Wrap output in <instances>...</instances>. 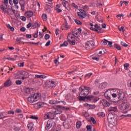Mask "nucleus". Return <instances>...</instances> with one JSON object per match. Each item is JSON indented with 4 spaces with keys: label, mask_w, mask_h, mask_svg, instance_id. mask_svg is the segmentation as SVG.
<instances>
[{
    "label": "nucleus",
    "mask_w": 131,
    "mask_h": 131,
    "mask_svg": "<svg viewBox=\"0 0 131 131\" xmlns=\"http://www.w3.org/2000/svg\"><path fill=\"white\" fill-rule=\"evenodd\" d=\"M128 108H129V103L127 100H123L122 103L119 105V109H120V110H122V111L127 110Z\"/></svg>",
    "instance_id": "3"
},
{
    "label": "nucleus",
    "mask_w": 131,
    "mask_h": 131,
    "mask_svg": "<svg viewBox=\"0 0 131 131\" xmlns=\"http://www.w3.org/2000/svg\"><path fill=\"white\" fill-rule=\"evenodd\" d=\"M106 99H107L108 101H110V102H112L113 103H116L115 100L112 99V97L109 96L108 95H107Z\"/></svg>",
    "instance_id": "23"
},
{
    "label": "nucleus",
    "mask_w": 131,
    "mask_h": 131,
    "mask_svg": "<svg viewBox=\"0 0 131 131\" xmlns=\"http://www.w3.org/2000/svg\"><path fill=\"white\" fill-rule=\"evenodd\" d=\"M79 91H80V93L79 95L81 96H86L90 94V91L91 90V88L88 87L84 85H82L79 88Z\"/></svg>",
    "instance_id": "1"
},
{
    "label": "nucleus",
    "mask_w": 131,
    "mask_h": 131,
    "mask_svg": "<svg viewBox=\"0 0 131 131\" xmlns=\"http://www.w3.org/2000/svg\"><path fill=\"white\" fill-rule=\"evenodd\" d=\"M56 107L57 108H59L60 110L62 109V110H64V111L69 110L70 109V108L69 107H66L62 105H57Z\"/></svg>",
    "instance_id": "19"
},
{
    "label": "nucleus",
    "mask_w": 131,
    "mask_h": 131,
    "mask_svg": "<svg viewBox=\"0 0 131 131\" xmlns=\"http://www.w3.org/2000/svg\"><path fill=\"white\" fill-rule=\"evenodd\" d=\"M7 14L8 15H13L12 13V8H8V11H7Z\"/></svg>",
    "instance_id": "42"
},
{
    "label": "nucleus",
    "mask_w": 131,
    "mask_h": 131,
    "mask_svg": "<svg viewBox=\"0 0 131 131\" xmlns=\"http://www.w3.org/2000/svg\"><path fill=\"white\" fill-rule=\"evenodd\" d=\"M51 45V40H49L45 45L46 47H49Z\"/></svg>",
    "instance_id": "62"
},
{
    "label": "nucleus",
    "mask_w": 131,
    "mask_h": 131,
    "mask_svg": "<svg viewBox=\"0 0 131 131\" xmlns=\"http://www.w3.org/2000/svg\"><path fill=\"white\" fill-rule=\"evenodd\" d=\"M25 16L27 18H31L33 16V12L32 11H28L25 13Z\"/></svg>",
    "instance_id": "14"
},
{
    "label": "nucleus",
    "mask_w": 131,
    "mask_h": 131,
    "mask_svg": "<svg viewBox=\"0 0 131 131\" xmlns=\"http://www.w3.org/2000/svg\"><path fill=\"white\" fill-rule=\"evenodd\" d=\"M119 94H118V98L120 101L121 100H123L125 97L124 93L122 92V91H119Z\"/></svg>",
    "instance_id": "9"
},
{
    "label": "nucleus",
    "mask_w": 131,
    "mask_h": 131,
    "mask_svg": "<svg viewBox=\"0 0 131 131\" xmlns=\"http://www.w3.org/2000/svg\"><path fill=\"white\" fill-rule=\"evenodd\" d=\"M78 99L79 101H83V102H86V100L85 99V96H81L79 95V96L78 97Z\"/></svg>",
    "instance_id": "18"
},
{
    "label": "nucleus",
    "mask_w": 131,
    "mask_h": 131,
    "mask_svg": "<svg viewBox=\"0 0 131 131\" xmlns=\"http://www.w3.org/2000/svg\"><path fill=\"white\" fill-rule=\"evenodd\" d=\"M91 121H92L93 124H96V123H97V121H96V120L95 119L94 117H91Z\"/></svg>",
    "instance_id": "37"
},
{
    "label": "nucleus",
    "mask_w": 131,
    "mask_h": 131,
    "mask_svg": "<svg viewBox=\"0 0 131 131\" xmlns=\"http://www.w3.org/2000/svg\"><path fill=\"white\" fill-rule=\"evenodd\" d=\"M15 83L16 84H17V85H19L20 84H22V81L21 80H16L15 81Z\"/></svg>",
    "instance_id": "43"
},
{
    "label": "nucleus",
    "mask_w": 131,
    "mask_h": 131,
    "mask_svg": "<svg viewBox=\"0 0 131 131\" xmlns=\"http://www.w3.org/2000/svg\"><path fill=\"white\" fill-rule=\"evenodd\" d=\"M72 7H73V8H75V9H78V6L77 5H75V3H73L72 4Z\"/></svg>",
    "instance_id": "48"
},
{
    "label": "nucleus",
    "mask_w": 131,
    "mask_h": 131,
    "mask_svg": "<svg viewBox=\"0 0 131 131\" xmlns=\"http://www.w3.org/2000/svg\"><path fill=\"white\" fill-rule=\"evenodd\" d=\"M47 15L45 13H43L42 15V19L44 20V21H46V20H47Z\"/></svg>",
    "instance_id": "40"
},
{
    "label": "nucleus",
    "mask_w": 131,
    "mask_h": 131,
    "mask_svg": "<svg viewBox=\"0 0 131 131\" xmlns=\"http://www.w3.org/2000/svg\"><path fill=\"white\" fill-rule=\"evenodd\" d=\"M7 27L8 28H9V29H10L11 31L13 32L15 30V29H14L13 27H11V26L10 25V24H7Z\"/></svg>",
    "instance_id": "32"
},
{
    "label": "nucleus",
    "mask_w": 131,
    "mask_h": 131,
    "mask_svg": "<svg viewBox=\"0 0 131 131\" xmlns=\"http://www.w3.org/2000/svg\"><path fill=\"white\" fill-rule=\"evenodd\" d=\"M95 108H96V105L95 104L94 105L90 104L89 106V109H95Z\"/></svg>",
    "instance_id": "51"
},
{
    "label": "nucleus",
    "mask_w": 131,
    "mask_h": 131,
    "mask_svg": "<svg viewBox=\"0 0 131 131\" xmlns=\"http://www.w3.org/2000/svg\"><path fill=\"white\" fill-rule=\"evenodd\" d=\"M98 114L100 115L101 117H105V113L104 112L99 113Z\"/></svg>",
    "instance_id": "57"
},
{
    "label": "nucleus",
    "mask_w": 131,
    "mask_h": 131,
    "mask_svg": "<svg viewBox=\"0 0 131 131\" xmlns=\"http://www.w3.org/2000/svg\"><path fill=\"white\" fill-rule=\"evenodd\" d=\"M20 31H21L22 32H24L26 30V28H25V27H23L20 29Z\"/></svg>",
    "instance_id": "58"
},
{
    "label": "nucleus",
    "mask_w": 131,
    "mask_h": 131,
    "mask_svg": "<svg viewBox=\"0 0 131 131\" xmlns=\"http://www.w3.org/2000/svg\"><path fill=\"white\" fill-rule=\"evenodd\" d=\"M76 24H77L78 25H82V23L79 20L74 19Z\"/></svg>",
    "instance_id": "29"
},
{
    "label": "nucleus",
    "mask_w": 131,
    "mask_h": 131,
    "mask_svg": "<svg viewBox=\"0 0 131 131\" xmlns=\"http://www.w3.org/2000/svg\"><path fill=\"white\" fill-rule=\"evenodd\" d=\"M52 109L53 113H54L55 115L62 113V111L59 107L58 108H52Z\"/></svg>",
    "instance_id": "10"
},
{
    "label": "nucleus",
    "mask_w": 131,
    "mask_h": 131,
    "mask_svg": "<svg viewBox=\"0 0 131 131\" xmlns=\"http://www.w3.org/2000/svg\"><path fill=\"white\" fill-rule=\"evenodd\" d=\"M107 42H106L105 41L102 40V41H101V45H102V46H106Z\"/></svg>",
    "instance_id": "56"
},
{
    "label": "nucleus",
    "mask_w": 131,
    "mask_h": 131,
    "mask_svg": "<svg viewBox=\"0 0 131 131\" xmlns=\"http://www.w3.org/2000/svg\"><path fill=\"white\" fill-rule=\"evenodd\" d=\"M95 28H97L100 31H101V30H102V28H101V27L99 26V25H98V24H96L95 25Z\"/></svg>",
    "instance_id": "39"
},
{
    "label": "nucleus",
    "mask_w": 131,
    "mask_h": 131,
    "mask_svg": "<svg viewBox=\"0 0 131 131\" xmlns=\"http://www.w3.org/2000/svg\"><path fill=\"white\" fill-rule=\"evenodd\" d=\"M20 19L21 20H22V21H26V17H25V16H21Z\"/></svg>",
    "instance_id": "61"
},
{
    "label": "nucleus",
    "mask_w": 131,
    "mask_h": 131,
    "mask_svg": "<svg viewBox=\"0 0 131 131\" xmlns=\"http://www.w3.org/2000/svg\"><path fill=\"white\" fill-rule=\"evenodd\" d=\"M104 41H106V42H108V46H110V48H112V41H108V40L104 39Z\"/></svg>",
    "instance_id": "34"
},
{
    "label": "nucleus",
    "mask_w": 131,
    "mask_h": 131,
    "mask_svg": "<svg viewBox=\"0 0 131 131\" xmlns=\"http://www.w3.org/2000/svg\"><path fill=\"white\" fill-rule=\"evenodd\" d=\"M102 104L105 107H109V106H110V103L108 102V101H106L105 99H102Z\"/></svg>",
    "instance_id": "17"
},
{
    "label": "nucleus",
    "mask_w": 131,
    "mask_h": 131,
    "mask_svg": "<svg viewBox=\"0 0 131 131\" xmlns=\"http://www.w3.org/2000/svg\"><path fill=\"white\" fill-rule=\"evenodd\" d=\"M68 46V42L67 41H65L62 44L60 45V47H67Z\"/></svg>",
    "instance_id": "33"
},
{
    "label": "nucleus",
    "mask_w": 131,
    "mask_h": 131,
    "mask_svg": "<svg viewBox=\"0 0 131 131\" xmlns=\"http://www.w3.org/2000/svg\"><path fill=\"white\" fill-rule=\"evenodd\" d=\"M31 91H32V89L31 88H28L25 89V93L27 95H29L31 93Z\"/></svg>",
    "instance_id": "24"
},
{
    "label": "nucleus",
    "mask_w": 131,
    "mask_h": 131,
    "mask_svg": "<svg viewBox=\"0 0 131 131\" xmlns=\"http://www.w3.org/2000/svg\"><path fill=\"white\" fill-rule=\"evenodd\" d=\"M27 99V101L30 102V103H34V102H36L39 99V94L37 93L31 95V96H29Z\"/></svg>",
    "instance_id": "4"
},
{
    "label": "nucleus",
    "mask_w": 131,
    "mask_h": 131,
    "mask_svg": "<svg viewBox=\"0 0 131 131\" xmlns=\"http://www.w3.org/2000/svg\"><path fill=\"white\" fill-rule=\"evenodd\" d=\"M46 5L47 6H49V7H52L53 6V3L46 2Z\"/></svg>",
    "instance_id": "60"
},
{
    "label": "nucleus",
    "mask_w": 131,
    "mask_h": 131,
    "mask_svg": "<svg viewBox=\"0 0 131 131\" xmlns=\"http://www.w3.org/2000/svg\"><path fill=\"white\" fill-rule=\"evenodd\" d=\"M108 111H109L110 112H111V111H114V112H115V111H117V107H116V106L115 107H110L108 108Z\"/></svg>",
    "instance_id": "22"
},
{
    "label": "nucleus",
    "mask_w": 131,
    "mask_h": 131,
    "mask_svg": "<svg viewBox=\"0 0 131 131\" xmlns=\"http://www.w3.org/2000/svg\"><path fill=\"white\" fill-rule=\"evenodd\" d=\"M11 85H12V81H11V79H9L4 83V86L9 88V86H11Z\"/></svg>",
    "instance_id": "15"
},
{
    "label": "nucleus",
    "mask_w": 131,
    "mask_h": 131,
    "mask_svg": "<svg viewBox=\"0 0 131 131\" xmlns=\"http://www.w3.org/2000/svg\"><path fill=\"white\" fill-rule=\"evenodd\" d=\"M26 43H27L28 45H38V43H39V42H37L36 43L33 42H27Z\"/></svg>",
    "instance_id": "46"
},
{
    "label": "nucleus",
    "mask_w": 131,
    "mask_h": 131,
    "mask_svg": "<svg viewBox=\"0 0 131 131\" xmlns=\"http://www.w3.org/2000/svg\"><path fill=\"white\" fill-rule=\"evenodd\" d=\"M87 130L92 131V125H87L86 126Z\"/></svg>",
    "instance_id": "47"
},
{
    "label": "nucleus",
    "mask_w": 131,
    "mask_h": 131,
    "mask_svg": "<svg viewBox=\"0 0 131 131\" xmlns=\"http://www.w3.org/2000/svg\"><path fill=\"white\" fill-rule=\"evenodd\" d=\"M6 116H5V115H4V113H0V119H3V118H6Z\"/></svg>",
    "instance_id": "45"
},
{
    "label": "nucleus",
    "mask_w": 131,
    "mask_h": 131,
    "mask_svg": "<svg viewBox=\"0 0 131 131\" xmlns=\"http://www.w3.org/2000/svg\"><path fill=\"white\" fill-rule=\"evenodd\" d=\"M80 125H81V122L79 121H77L76 124L77 128H80Z\"/></svg>",
    "instance_id": "31"
},
{
    "label": "nucleus",
    "mask_w": 131,
    "mask_h": 131,
    "mask_svg": "<svg viewBox=\"0 0 131 131\" xmlns=\"http://www.w3.org/2000/svg\"><path fill=\"white\" fill-rule=\"evenodd\" d=\"M121 45L123 47H125V48H126V47H128V45L127 44H126L125 42H124L123 41L121 42Z\"/></svg>",
    "instance_id": "41"
},
{
    "label": "nucleus",
    "mask_w": 131,
    "mask_h": 131,
    "mask_svg": "<svg viewBox=\"0 0 131 131\" xmlns=\"http://www.w3.org/2000/svg\"><path fill=\"white\" fill-rule=\"evenodd\" d=\"M26 36L27 38H31L32 37L31 34H26Z\"/></svg>",
    "instance_id": "63"
},
{
    "label": "nucleus",
    "mask_w": 131,
    "mask_h": 131,
    "mask_svg": "<svg viewBox=\"0 0 131 131\" xmlns=\"http://www.w3.org/2000/svg\"><path fill=\"white\" fill-rule=\"evenodd\" d=\"M7 113L9 115L12 114L13 115L15 114V112H14V111H9L7 112Z\"/></svg>",
    "instance_id": "52"
},
{
    "label": "nucleus",
    "mask_w": 131,
    "mask_h": 131,
    "mask_svg": "<svg viewBox=\"0 0 131 131\" xmlns=\"http://www.w3.org/2000/svg\"><path fill=\"white\" fill-rule=\"evenodd\" d=\"M46 84L49 88L50 86L52 88H55V86H56V83H55V81H49L48 82L46 83Z\"/></svg>",
    "instance_id": "11"
},
{
    "label": "nucleus",
    "mask_w": 131,
    "mask_h": 131,
    "mask_svg": "<svg viewBox=\"0 0 131 131\" xmlns=\"http://www.w3.org/2000/svg\"><path fill=\"white\" fill-rule=\"evenodd\" d=\"M30 118H31L32 119H35V120H37V119H38V118L37 117H35L34 116H31Z\"/></svg>",
    "instance_id": "55"
},
{
    "label": "nucleus",
    "mask_w": 131,
    "mask_h": 131,
    "mask_svg": "<svg viewBox=\"0 0 131 131\" xmlns=\"http://www.w3.org/2000/svg\"><path fill=\"white\" fill-rule=\"evenodd\" d=\"M93 100H94V103H96V102H98V100H100V98H99V97H94V99Z\"/></svg>",
    "instance_id": "44"
},
{
    "label": "nucleus",
    "mask_w": 131,
    "mask_h": 131,
    "mask_svg": "<svg viewBox=\"0 0 131 131\" xmlns=\"http://www.w3.org/2000/svg\"><path fill=\"white\" fill-rule=\"evenodd\" d=\"M31 26H34L31 23H29L27 25V28L29 29L30 28Z\"/></svg>",
    "instance_id": "53"
},
{
    "label": "nucleus",
    "mask_w": 131,
    "mask_h": 131,
    "mask_svg": "<svg viewBox=\"0 0 131 131\" xmlns=\"http://www.w3.org/2000/svg\"><path fill=\"white\" fill-rule=\"evenodd\" d=\"M95 46V42L94 41H88L85 45V48L86 50H88L89 51H91L94 49V47Z\"/></svg>",
    "instance_id": "5"
},
{
    "label": "nucleus",
    "mask_w": 131,
    "mask_h": 131,
    "mask_svg": "<svg viewBox=\"0 0 131 131\" xmlns=\"http://www.w3.org/2000/svg\"><path fill=\"white\" fill-rule=\"evenodd\" d=\"M18 66L19 67H24V62H23L22 63H18Z\"/></svg>",
    "instance_id": "54"
},
{
    "label": "nucleus",
    "mask_w": 131,
    "mask_h": 131,
    "mask_svg": "<svg viewBox=\"0 0 131 131\" xmlns=\"http://www.w3.org/2000/svg\"><path fill=\"white\" fill-rule=\"evenodd\" d=\"M1 9L4 12V13L5 14V15H6V14H8V7L4 6V5L2 4L1 6Z\"/></svg>",
    "instance_id": "13"
},
{
    "label": "nucleus",
    "mask_w": 131,
    "mask_h": 131,
    "mask_svg": "<svg viewBox=\"0 0 131 131\" xmlns=\"http://www.w3.org/2000/svg\"><path fill=\"white\" fill-rule=\"evenodd\" d=\"M96 18L97 19V20L98 21V22H100L101 23H103L104 22V19L103 18L102 16H99L98 14L96 16Z\"/></svg>",
    "instance_id": "16"
},
{
    "label": "nucleus",
    "mask_w": 131,
    "mask_h": 131,
    "mask_svg": "<svg viewBox=\"0 0 131 131\" xmlns=\"http://www.w3.org/2000/svg\"><path fill=\"white\" fill-rule=\"evenodd\" d=\"M107 119L108 122L112 124V125H115L116 123H117V121L116 120V119H115L114 117H112L111 116H108Z\"/></svg>",
    "instance_id": "7"
},
{
    "label": "nucleus",
    "mask_w": 131,
    "mask_h": 131,
    "mask_svg": "<svg viewBox=\"0 0 131 131\" xmlns=\"http://www.w3.org/2000/svg\"><path fill=\"white\" fill-rule=\"evenodd\" d=\"M28 127L29 130H32V129L33 128V123H30V124H28Z\"/></svg>",
    "instance_id": "26"
},
{
    "label": "nucleus",
    "mask_w": 131,
    "mask_h": 131,
    "mask_svg": "<svg viewBox=\"0 0 131 131\" xmlns=\"http://www.w3.org/2000/svg\"><path fill=\"white\" fill-rule=\"evenodd\" d=\"M37 107H38V108H41V107H43V105H45V103H43V102H38L37 103Z\"/></svg>",
    "instance_id": "27"
},
{
    "label": "nucleus",
    "mask_w": 131,
    "mask_h": 131,
    "mask_svg": "<svg viewBox=\"0 0 131 131\" xmlns=\"http://www.w3.org/2000/svg\"><path fill=\"white\" fill-rule=\"evenodd\" d=\"M92 75H93V73H89V74H86V75H85V77H88V76L89 77H90V76H92Z\"/></svg>",
    "instance_id": "59"
},
{
    "label": "nucleus",
    "mask_w": 131,
    "mask_h": 131,
    "mask_svg": "<svg viewBox=\"0 0 131 131\" xmlns=\"http://www.w3.org/2000/svg\"><path fill=\"white\" fill-rule=\"evenodd\" d=\"M77 30V31L72 32L73 35H74V36H75V37H79V36H80V34H81V28H78Z\"/></svg>",
    "instance_id": "8"
},
{
    "label": "nucleus",
    "mask_w": 131,
    "mask_h": 131,
    "mask_svg": "<svg viewBox=\"0 0 131 131\" xmlns=\"http://www.w3.org/2000/svg\"><path fill=\"white\" fill-rule=\"evenodd\" d=\"M61 27L62 28V30L63 29H66V30L70 29V26H68V23H67V20H66V19H65L64 24Z\"/></svg>",
    "instance_id": "12"
},
{
    "label": "nucleus",
    "mask_w": 131,
    "mask_h": 131,
    "mask_svg": "<svg viewBox=\"0 0 131 131\" xmlns=\"http://www.w3.org/2000/svg\"><path fill=\"white\" fill-rule=\"evenodd\" d=\"M28 77H29V73L25 71L20 72L19 75L15 76L16 79H23V80H24L25 78H28Z\"/></svg>",
    "instance_id": "2"
},
{
    "label": "nucleus",
    "mask_w": 131,
    "mask_h": 131,
    "mask_svg": "<svg viewBox=\"0 0 131 131\" xmlns=\"http://www.w3.org/2000/svg\"><path fill=\"white\" fill-rule=\"evenodd\" d=\"M56 115L55 113H53V109L52 108L51 112L48 113L45 116H44L45 119H55V117Z\"/></svg>",
    "instance_id": "6"
},
{
    "label": "nucleus",
    "mask_w": 131,
    "mask_h": 131,
    "mask_svg": "<svg viewBox=\"0 0 131 131\" xmlns=\"http://www.w3.org/2000/svg\"><path fill=\"white\" fill-rule=\"evenodd\" d=\"M59 103H61V101H57V100H50L49 103L51 105H55V104H59Z\"/></svg>",
    "instance_id": "21"
},
{
    "label": "nucleus",
    "mask_w": 131,
    "mask_h": 131,
    "mask_svg": "<svg viewBox=\"0 0 131 131\" xmlns=\"http://www.w3.org/2000/svg\"><path fill=\"white\" fill-rule=\"evenodd\" d=\"M62 4L63 5V7L64 8H66L67 6H69V3H68V2L65 1V0H61Z\"/></svg>",
    "instance_id": "25"
},
{
    "label": "nucleus",
    "mask_w": 131,
    "mask_h": 131,
    "mask_svg": "<svg viewBox=\"0 0 131 131\" xmlns=\"http://www.w3.org/2000/svg\"><path fill=\"white\" fill-rule=\"evenodd\" d=\"M114 47L115 48H116V49H117V50H118L119 51H121V47L118 44L115 43Z\"/></svg>",
    "instance_id": "28"
},
{
    "label": "nucleus",
    "mask_w": 131,
    "mask_h": 131,
    "mask_svg": "<svg viewBox=\"0 0 131 131\" xmlns=\"http://www.w3.org/2000/svg\"><path fill=\"white\" fill-rule=\"evenodd\" d=\"M77 15L78 17H79L80 19H84V16L82 14H80V12H77Z\"/></svg>",
    "instance_id": "36"
},
{
    "label": "nucleus",
    "mask_w": 131,
    "mask_h": 131,
    "mask_svg": "<svg viewBox=\"0 0 131 131\" xmlns=\"http://www.w3.org/2000/svg\"><path fill=\"white\" fill-rule=\"evenodd\" d=\"M119 31H122V33H124V27H121V28H119Z\"/></svg>",
    "instance_id": "49"
},
{
    "label": "nucleus",
    "mask_w": 131,
    "mask_h": 131,
    "mask_svg": "<svg viewBox=\"0 0 131 131\" xmlns=\"http://www.w3.org/2000/svg\"><path fill=\"white\" fill-rule=\"evenodd\" d=\"M19 3L20 6H22V5H24V1L23 0H20Z\"/></svg>",
    "instance_id": "64"
},
{
    "label": "nucleus",
    "mask_w": 131,
    "mask_h": 131,
    "mask_svg": "<svg viewBox=\"0 0 131 131\" xmlns=\"http://www.w3.org/2000/svg\"><path fill=\"white\" fill-rule=\"evenodd\" d=\"M68 41L70 42V44L71 45V46H74V45H75V40L71 41V40L69 39Z\"/></svg>",
    "instance_id": "35"
},
{
    "label": "nucleus",
    "mask_w": 131,
    "mask_h": 131,
    "mask_svg": "<svg viewBox=\"0 0 131 131\" xmlns=\"http://www.w3.org/2000/svg\"><path fill=\"white\" fill-rule=\"evenodd\" d=\"M86 102H91L94 99V96H85Z\"/></svg>",
    "instance_id": "20"
},
{
    "label": "nucleus",
    "mask_w": 131,
    "mask_h": 131,
    "mask_svg": "<svg viewBox=\"0 0 131 131\" xmlns=\"http://www.w3.org/2000/svg\"><path fill=\"white\" fill-rule=\"evenodd\" d=\"M45 38L46 39V40H48V39H50V35L46 34L45 36Z\"/></svg>",
    "instance_id": "50"
},
{
    "label": "nucleus",
    "mask_w": 131,
    "mask_h": 131,
    "mask_svg": "<svg viewBox=\"0 0 131 131\" xmlns=\"http://www.w3.org/2000/svg\"><path fill=\"white\" fill-rule=\"evenodd\" d=\"M124 69H125V70H127L128 69V67H129V64L125 63L124 64Z\"/></svg>",
    "instance_id": "38"
},
{
    "label": "nucleus",
    "mask_w": 131,
    "mask_h": 131,
    "mask_svg": "<svg viewBox=\"0 0 131 131\" xmlns=\"http://www.w3.org/2000/svg\"><path fill=\"white\" fill-rule=\"evenodd\" d=\"M9 4V0H4L3 2V6L4 7H8V4Z\"/></svg>",
    "instance_id": "30"
}]
</instances>
